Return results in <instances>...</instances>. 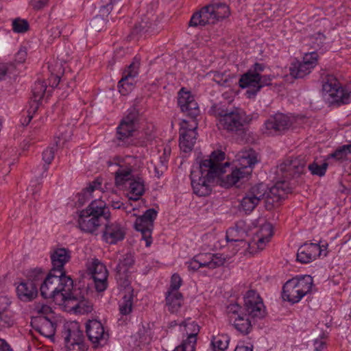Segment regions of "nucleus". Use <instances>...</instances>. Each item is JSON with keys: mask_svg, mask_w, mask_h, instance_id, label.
I'll return each mask as SVG.
<instances>
[{"mask_svg": "<svg viewBox=\"0 0 351 351\" xmlns=\"http://www.w3.org/2000/svg\"><path fill=\"white\" fill-rule=\"evenodd\" d=\"M178 104L182 112L192 119V123L189 127L182 128L180 132V147L187 153L193 149L195 143L197 128L196 118L199 114V109L194 97L190 92L184 91V88H182L178 93Z\"/></svg>", "mask_w": 351, "mask_h": 351, "instance_id": "obj_1", "label": "nucleus"}, {"mask_svg": "<svg viewBox=\"0 0 351 351\" xmlns=\"http://www.w3.org/2000/svg\"><path fill=\"white\" fill-rule=\"evenodd\" d=\"M213 110L223 130L238 136L246 134L252 117L243 109L235 107L229 109L225 106L215 105Z\"/></svg>", "mask_w": 351, "mask_h": 351, "instance_id": "obj_2", "label": "nucleus"}, {"mask_svg": "<svg viewBox=\"0 0 351 351\" xmlns=\"http://www.w3.org/2000/svg\"><path fill=\"white\" fill-rule=\"evenodd\" d=\"M110 218V213L105 202L101 199L93 200L86 209L80 211L77 220L79 228L84 232L97 234L101 226L102 219Z\"/></svg>", "mask_w": 351, "mask_h": 351, "instance_id": "obj_3", "label": "nucleus"}, {"mask_svg": "<svg viewBox=\"0 0 351 351\" xmlns=\"http://www.w3.org/2000/svg\"><path fill=\"white\" fill-rule=\"evenodd\" d=\"M140 121L138 109L135 105L130 108L127 114L121 120L117 128L116 142L119 146L128 147L131 145L143 147L145 141H136L133 138Z\"/></svg>", "mask_w": 351, "mask_h": 351, "instance_id": "obj_4", "label": "nucleus"}, {"mask_svg": "<svg viewBox=\"0 0 351 351\" xmlns=\"http://www.w3.org/2000/svg\"><path fill=\"white\" fill-rule=\"evenodd\" d=\"M210 160H202L198 173L192 172L191 175V186L193 193L199 197H206L212 192L215 180L220 176L218 171L212 166Z\"/></svg>", "mask_w": 351, "mask_h": 351, "instance_id": "obj_5", "label": "nucleus"}, {"mask_svg": "<svg viewBox=\"0 0 351 351\" xmlns=\"http://www.w3.org/2000/svg\"><path fill=\"white\" fill-rule=\"evenodd\" d=\"M56 272L50 271L40 285V295L43 298H58L62 300V293L68 290L72 284V278L66 275H58Z\"/></svg>", "mask_w": 351, "mask_h": 351, "instance_id": "obj_6", "label": "nucleus"}, {"mask_svg": "<svg viewBox=\"0 0 351 351\" xmlns=\"http://www.w3.org/2000/svg\"><path fill=\"white\" fill-rule=\"evenodd\" d=\"M313 287V278L306 275L300 278H293L283 285L282 298L291 304L298 303L311 292Z\"/></svg>", "mask_w": 351, "mask_h": 351, "instance_id": "obj_7", "label": "nucleus"}, {"mask_svg": "<svg viewBox=\"0 0 351 351\" xmlns=\"http://www.w3.org/2000/svg\"><path fill=\"white\" fill-rule=\"evenodd\" d=\"M322 91L330 104H348L351 101V90H345L332 75H327L323 80Z\"/></svg>", "mask_w": 351, "mask_h": 351, "instance_id": "obj_8", "label": "nucleus"}, {"mask_svg": "<svg viewBox=\"0 0 351 351\" xmlns=\"http://www.w3.org/2000/svg\"><path fill=\"white\" fill-rule=\"evenodd\" d=\"M62 333L66 346L69 350H75V346H77L79 351H86L88 349V346L84 342L85 337L83 330L80 329L77 322L64 324Z\"/></svg>", "mask_w": 351, "mask_h": 351, "instance_id": "obj_9", "label": "nucleus"}, {"mask_svg": "<svg viewBox=\"0 0 351 351\" xmlns=\"http://www.w3.org/2000/svg\"><path fill=\"white\" fill-rule=\"evenodd\" d=\"M289 193H291V188L285 180L276 182L271 188L266 185V191L263 199L265 208L268 210L273 209Z\"/></svg>", "mask_w": 351, "mask_h": 351, "instance_id": "obj_10", "label": "nucleus"}, {"mask_svg": "<svg viewBox=\"0 0 351 351\" xmlns=\"http://www.w3.org/2000/svg\"><path fill=\"white\" fill-rule=\"evenodd\" d=\"M317 52L306 53L302 62L295 60L291 62L289 67L290 75L294 78H303L317 65Z\"/></svg>", "mask_w": 351, "mask_h": 351, "instance_id": "obj_11", "label": "nucleus"}, {"mask_svg": "<svg viewBox=\"0 0 351 351\" xmlns=\"http://www.w3.org/2000/svg\"><path fill=\"white\" fill-rule=\"evenodd\" d=\"M291 125L292 121L289 116L276 113L265 121L263 132L268 136L278 135L287 130Z\"/></svg>", "mask_w": 351, "mask_h": 351, "instance_id": "obj_12", "label": "nucleus"}, {"mask_svg": "<svg viewBox=\"0 0 351 351\" xmlns=\"http://www.w3.org/2000/svg\"><path fill=\"white\" fill-rule=\"evenodd\" d=\"M86 333L94 348L104 346L109 339V334L100 321L89 319L86 322Z\"/></svg>", "mask_w": 351, "mask_h": 351, "instance_id": "obj_13", "label": "nucleus"}, {"mask_svg": "<svg viewBox=\"0 0 351 351\" xmlns=\"http://www.w3.org/2000/svg\"><path fill=\"white\" fill-rule=\"evenodd\" d=\"M266 191V184H257L252 186L243 197L240 202V208L246 213H250L263 200Z\"/></svg>", "mask_w": 351, "mask_h": 351, "instance_id": "obj_14", "label": "nucleus"}, {"mask_svg": "<svg viewBox=\"0 0 351 351\" xmlns=\"http://www.w3.org/2000/svg\"><path fill=\"white\" fill-rule=\"evenodd\" d=\"M244 311L247 316L261 319L265 315V308L260 295L250 290L244 297Z\"/></svg>", "mask_w": 351, "mask_h": 351, "instance_id": "obj_15", "label": "nucleus"}, {"mask_svg": "<svg viewBox=\"0 0 351 351\" xmlns=\"http://www.w3.org/2000/svg\"><path fill=\"white\" fill-rule=\"evenodd\" d=\"M102 239L110 245H115L123 241L126 234V229L123 225L117 221H110V219L106 220Z\"/></svg>", "mask_w": 351, "mask_h": 351, "instance_id": "obj_16", "label": "nucleus"}, {"mask_svg": "<svg viewBox=\"0 0 351 351\" xmlns=\"http://www.w3.org/2000/svg\"><path fill=\"white\" fill-rule=\"evenodd\" d=\"M140 61L134 58L132 63L124 71L122 78L118 83L119 93L123 95H128L133 88L134 77L138 74Z\"/></svg>", "mask_w": 351, "mask_h": 351, "instance_id": "obj_17", "label": "nucleus"}, {"mask_svg": "<svg viewBox=\"0 0 351 351\" xmlns=\"http://www.w3.org/2000/svg\"><path fill=\"white\" fill-rule=\"evenodd\" d=\"M306 164L304 157L289 158L279 165L278 169L286 178L290 179L301 175L304 171Z\"/></svg>", "mask_w": 351, "mask_h": 351, "instance_id": "obj_18", "label": "nucleus"}, {"mask_svg": "<svg viewBox=\"0 0 351 351\" xmlns=\"http://www.w3.org/2000/svg\"><path fill=\"white\" fill-rule=\"evenodd\" d=\"M216 23L215 10L211 4H208L192 15L189 25L197 27L198 26L204 27L209 24H215Z\"/></svg>", "mask_w": 351, "mask_h": 351, "instance_id": "obj_19", "label": "nucleus"}, {"mask_svg": "<svg viewBox=\"0 0 351 351\" xmlns=\"http://www.w3.org/2000/svg\"><path fill=\"white\" fill-rule=\"evenodd\" d=\"M70 251L66 248H57L51 254L52 268L50 271L58 275H66L64 270V265L70 260Z\"/></svg>", "mask_w": 351, "mask_h": 351, "instance_id": "obj_20", "label": "nucleus"}, {"mask_svg": "<svg viewBox=\"0 0 351 351\" xmlns=\"http://www.w3.org/2000/svg\"><path fill=\"white\" fill-rule=\"evenodd\" d=\"M322 254V247L319 244L310 243L301 245L297 253V261L302 263H308Z\"/></svg>", "mask_w": 351, "mask_h": 351, "instance_id": "obj_21", "label": "nucleus"}, {"mask_svg": "<svg viewBox=\"0 0 351 351\" xmlns=\"http://www.w3.org/2000/svg\"><path fill=\"white\" fill-rule=\"evenodd\" d=\"M35 330L47 338H52L56 333V323L47 317L40 316L32 323Z\"/></svg>", "mask_w": 351, "mask_h": 351, "instance_id": "obj_22", "label": "nucleus"}, {"mask_svg": "<svg viewBox=\"0 0 351 351\" xmlns=\"http://www.w3.org/2000/svg\"><path fill=\"white\" fill-rule=\"evenodd\" d=\"M18 298L23 302H29L34 300L38 295V289L30 281H22L16 288Z\"/></svg>", "mask_w": 351, "mask_h": 351, "instance_id": "obj_23", "label": "nucleus"}, {"mask_svg": "<svg viewBox=\"0 0 351 351\" xmlns=\"http://www.w3.org/2000/svg\"><path fill=\"white\" fill-rule=\"evenodd\" d=\"M265 65L263 63L256 62L244 74H243L239 81V85L241 88H245L250 86V82H256L259 79L261 73L264 71Z\"/></svg>", "mask_w": 351, "mask_h": 351, "instance_id": "obj_24", "label": "nucleus"}, {"mask_svg": "<svg viewBox=\"0 0 351 351\" xmlns=\"http://www.w3.org/2000/svg\"><path fill=\"white\" fill-rule=\"evenodd\" d=\"M134 229L140 232L142 234V239L145 241L146 247H149L152 243V234L154 229V224L150 226L148 221L139 216L136 218L134 225Z\"/></svg>", "mask_w": 351, "mask_h": 351, "instance_id": "obj_25", "label": "nucleus"}, {"mask_svg": "<svg viewBox=\"0 0 351 351\" xmlns=\"http://www.w3.org/2000/svg\"><path fill=\"white\" fill-rule=\"evenodd\" d=\"M274 79V75H261L259 79L256 80V82H250V86L246 91V95L248 98L254 97L256 94L264 86L271 85V81Z\"/></svg>", "mask_w": 351, "mask_h": 351, "instance_id": "obj_26", "label": "nucleus"}, {"mask_svg": "<svg viewBox=\"0 0 351 351\" xmlns=\"http://www.w3.org/2000/svg\"><path fill=\"white\" fill-rule=\"evenodd\" d=\"M238 161L241 166L239 169L245 171V169H252L258 162L257 153L252 149L245 150L239 156Z\"/></svg>", "mask_w": 351, "mask_h": 351, "instance_id": "obj_27", "label": "nucleus"}, {"mask_svg": "<svg viewBox=\"0 0 351 351\" xmlns=\"http://www.w3.org/2000/svg\"><path fill=\"white\" fill-rule=\"evenodd\" d=\"M183 295L179 291L172 292L167 291L166 293V305L170 313H177L183 303Z\"/></svg>", "mask_w": 351, "mask_h": 351, "instance_id": "obj_28", "label": "nucleus"}, {"mask_svg": "<svg viewBox=\"0 0 351 351\" xmlns=\"http://www.w3.org/2000/svg\"><path fill=\"white\" fill-rule=\"evenodd\" d=\"M252 170H247V171H241L240 169H236L232 171L230 174L227 175L224 178H218L221 180L220 185L225 188H229L234 184H236L240 179L245 177V174L250 175Z\"/></svg>", "mask_w": 351, "mask_h": 351, "instance_id": "obj_29", "label": "nucleus"}, {"mask_svg": "<svg viewBox=\"0 0 351 351\" xmlns=\"http://www.w3.org/2000/svg\"><path fill=\"white\" fill-rule=\"evenodd\" d=\"M118 167L117 170L114 172V182L117 186H123L126 182L133 180L132 168L130 165Z\"/></svg>", "mask_w": 351, "mask_h": 351, "instance_id": "obj_30", "label": "nucleus"}, {"mask_svg": "<svg viewBox=\"0 0 351 351\" xmlns=\"http://www.w3.org/2000/svg\"><path fill=\"white\" fill-rule=\"evenodd\" d=\"M231 324L237 331L243 335L249 334L252 328L251 321L246 314L244 315H238L237 317L232 319Z\"/></svg>", "mask_w": 351, "mask_h": 351, "instance_id": "obj_31", "label": "nucleus"}, {"mask_svg": "<svg viewBox=\"0 0 351 351\" xmlns=\"http://www.w3.org/2000/svg\"><path fill=\"white\" fill-rule=\"evenodd\" d=\"M131 196L129 197L130 200L137 201L145 193L144 181L141 178L138 177L136 179L131 180L129 186Z\"/></svg>", "mask_w": 351, "mask_h": 351, "instance_id": "obj_32", "label": "nucleus"}, {"mask_svg": "<svg viewBox=\"0 0 351 351\" xmlns=\"http://www.w3.org/2000/svg\"><path fill=\"white\" fill-rule=\"evenodd\" d=\"M123 0H101V5L100 7V13L104 16H108L112 10L119 13L122 6Z\"/></svg>", "mask_w": 351, "mask_h": 351, "instance_id": "obj_33", "label": "nucleus"}, {"mask_svg": "<svg viewBox=\"0 0 351 351\" xmlns=\"http://www.w3.org/2000/svg\"><path fill=\"white\" fill-rule=\"evenodd\" d=\"M84 297V294L82 293L80 289H73V281L72 280L71 287L62 293L61 302H67L69 304L70 302L75 301L78 303Z\"/></svg>", "mask_w": 351, "mask_h": 351, "instance_id": "obj_34", "label": "nucleus"}, {"mask_svg": "<svg viewBox=\"0 0 351 351\" xmlns=\"http://www.w3.org/2000/svg\"><path fill=\"white\" fill-rule=\"evenodd\" d=\"M225 159V153L221 150H217L212 152L210 154V158L205 159L204 160H210L212 162V166L215 168L216 171L219 172L217 173V175L219 176H223L225 173V167L221 165V162H222Z\"/></svg>", "mask_w": 351, "mask_h": 351, "instance_id": "obj_35", "label": "nucleus"}, {"mask_svg": "<svg viewBox=\"0 0 351 351\" xmlns=\"http://www.w3.org/2000/svg\"><path fill=\"white\" fill-rule=\"evenodd\" d=\"M134 263V256L131 253H127L119 259V262L116 267V272L123 274L128 273Z\"/></svg>", "mask_w": 351, "mask_h": 351, "instance_id": "obj_36", "label": "nucleus"}, {"mask_svg": "<svg viewBox=\"0 0 351 351\" xmlns=\"http://www.w3.org/2000/svg\"><path fill=\"white\" fill-rule=\"evenodd\" d=\"M88 270L91 274L93 278H95V277H108V271L106 266L97 259L93 261L91 265L88 268Z\"/></svg>", "mask_w": 351, "mask_h": 351, "instance_id": "obj_37", "label": "nucleus"}, {"mask_svg": "<svg viewBox=\"0 0 351 351\" xmlns=\"http://www.w3.org/2000/svg\"><path fill=\"white\" fill-rule=\"evenodd\" d=\"M210 4L215 10L217 23L229 16L230 8L226 3L215 2Z\"/></svg>", "mask_w": 351, "mask_h": 351, "instance_id": "obj_38", "label": "nucleus"}, {"mask_svg": "<svg viewBox=\"0 0 351 351\" xmlns=\"http://www.w3.org/2000/svg\"><path fill=\"white\" fill-rule=\"evenodd\" d=\"M45 274L40 268H35L28 271L26 281H30L36 285V288L40 286L45 280Z\"/></svg>", "mask_w": 351, "mask_h": 351, "instance_id": "obj_39", "label": "nucleus"}, {"mask_svg": "<svg viewBox=\"0 0 351 351\" xmlns=\"http://www.w3.org/2000/svg\"><path fill=\"white\" fill-rule=\"evenodd\" d=\"M150 27V23L147 20L142 19L140 23L136 24L133 27L130 37L135 38L136 37L147 33Z\"/></svg>", "mask_w": 351, "mask_h": 351, "instance_id": "obj_40", "label": "nucleus"}, {"mask_svg": "<svg viewBox=\"0 0 351 351\" xmlns=\"http://www.w3.org/2000/svg\"><path fill=\"white\" fill-rule=\"evenodd\" d=\"M150 27V23L147 20L142 19L140 23L136 24L133 27L130 37L135 38L136 37L147 33Z\"/></svg>", "mask_w": 351, "mask_h": 351, "instance_id": "obj_41", "label": "nucleus"}, {"mask_svg": "<svg viewBox=\"0 0 351 351\" xmlns=\"http://www.w3.org/2000/svg\"><path fill=\"white\" fill-rule=\"evenodd\" d=\"M228 343V337L223 335L214 337L211 341L214 351H224L227 349Z\"/></svg>", "mask_w": 351, "mask_h": 351, "instance_id": "obj_42", "label": "nucleus"}, {"mask_svg": "<svg viewBox=\"0 0 351 351\" xmlns=\"http://www.w3.org/2000/svg\"><path fill=\"white\" fill-rule=\"evenodd\" d=\"M226 262V258L221 254H208V261H206L207 267L215 269L223 266Z\"/></svg>", "mask_w": 351, "mask_h": 351, "instance_id": "obj_43", "label": "nucleus"}, {"mask_svg": "<svg viewBox=\"0 0 351 351\" xmlns=\"http://www.w3.org/2000/svg\"><path fill=\"white\" fill-rule=\"evenodd\" d=\"M133 303V295L129 293L123 297V301L119 304L120 313L122 315H128L132 312Z\"/></svg>", "mask_w": 351, "mask_h": 351, "instance_id": "obj_44", "label": "nucleus"}, {"mask_svg": "<svg viewBox=\"0 0 351 351\" xmlns=\"http://www.w3.org/2000/svg\"><path fill=\"white\" fill-rule=\"evenodd\" d=\"M331 156L337 160L351 159V144L343 145L339 149H337L331 154Z\"/></svg>", "mask_w": 351, "mask_h": 351, "instance_id": "obj_45", "label": "nucleus"}, {"mask_svg": "<svg viewBox=\"0 0 351 351\" xmlns=\"http://www.w3.org/2000/svg\"><path fill=\"white\" fill-rule=\"evenodd\" d=\"M14 324V313L10 311H5L0 313V327L10 328Z\"/></svg>", "mask_w": 351, "mask_h": 351, "instance_id": "obj_46", "label": "nucleus"}, {"mask_svg": "<svg viewBox=\"0 0 351 351\" xmlns=\"http://www.w3.org/2000/svg\"><path fill=\"white\" fill-rule=\"evenodd\" d=\"M239 230L237 228H230L226 232V240L228 242H239L241 243L247 244L250 246V243L246 242L239 235Z\"/></svg>", "mask_w": 351, "mask_h": 351, "instance_id": "obj_47", "label": "nucleus"}, {"mask_svg": "<svg viewBox=\"0 0 351 351\" xmlns=\"http://www.w3.org/2000/svg\"><path fill=\"white\" fill-rule=\"evenodd\" d=\"M47 89V84L45 82L38 81L34 84L32 89L33 99L42 100Z\"/></svg>", "mask_w": 351, "mask_h": 351, "instance_id": "obj_48", "label": "nucleus"}, {"mask_svg": "<svg viewBox=\"0 0 351 351\" xmlns=\"http://www.w3.org/2000/svg\"><path fill=\"white\" fill-rule=\"evenodd\" d=\"M29 28V23L25 19L16 18L12 21V29L16 33H25Z\"/></svg>", "mask_w": 351, "mask_h": 351, "instance_id": "obj_49", "label": "nucleus"}, {"mask_svg": "<svg viewBox=\"0 0 351 351\" xmlns=\"http://www.w3.org/2000/svg\"><path fill=\"white\" fill-rule=\"evenodd\" d=\"M327 167L328 164L326 162H324L321 165H319L316 162H313L308 165V169L313 175L322 177L325 175Z\"/></svg>", "mask_w": 351, "mask_h": 351, "instance_id": "obj_50", "label": "nucleus"}, {"mask_svg": "<svg viewBox=\"0 0 351 351\" xmlns=\"http://www.w3.org/2000/svg\"><path fill=\"white\" fill-rule=\"evenodd\" d=\"M197 341V338H190V335H188L186 339L184 340L182 343L176 348V350L181 351H195V345Z\"/></svg>", "mask_w": 351, "mask_h": 351, "instance_id": "obj_51", "label": "nucleus"}, {"mask_svg": "<svg viewBox=\"0 0 351 351\" xmlns=\"http://www.w3.org/2000/svg\"><path fill=\"white\" fill-rule=\"evenodd\" d=\"M181 326L186 328V332L190 335V338L196 337L199 332V326L195 322L186 323L185 321L182 322Z\"/></svg>", "mask_w": 351, "mask_h": 351, "instance_id": "obj_52", "label": "nucleus"}, {"mask_svg": "<svg viewBox=\"0 0 351 351\" xmlns=\"http://www.w3.org/2000/svg\"><path fill=\"white\" fill-rule=\"evenodd\" d=\"M55 151L53 147H47L43 152V160L45 162V165L43 166L45 171H47L48 165L51 162L54 158Z\"/></svg>", "mask_w": 351, "mask_h": 351, "instance_id": "obj_53", "label": "nucleus"}, {"mask_svg": "<svg viewBox=\"0 0 351 351\" xmlns=\"http://www.w3.org/2000/svg\"><path fill=\"white\" fill-rule=\"evenodd\" d=\"M202 256H195L191 261L188 263L189 270L197 271L200 267H206V261L202 262Z\"/></svg>", "mask_w": 351, "mask_h": 351, "instance_id": "obj_54", "label": "nucleus"}, {"mask_svg": "<svg viewBox=\"0 0 351 351\" xmlns=\"http://www.w3.org/2000/svg\"><path fill=\"white\" fill-rule=\"evenodd\" d=\"M90 25L93 30L101 32L105 27L106 21L103 17L96 16L91 20Z\"/></svg>", "mask_w": 351, "mask_h": 351, "instance_id": "obj_55", "label": "nucleus"}, {"mask_svg": "<svg viewBox=\"0 0 351 351\" xmlns=\"http://www.w3.org/2000/svg\"><path fill=\"white\" fill-rule=\"evenodd\" d=\"M213 81L220 86H227L230 81L229 75L224 73L215 71L213 73Z\"/></svg>", "mask_w": 351, "mask_h": 351, "instance_id": "obj_56", "label": "nucleus"}, {"mask_svg": "<svg viewBox=\"0 0 351 351\" xmlns=\"http://www.w3.org/2000/svg\"><path fill=\"white\" fill-rule=\"evenodd\" d=\"M73 307L75 309H79V311L82 313H89L93 310V305L91 302L87 300L85 297Z\"/></svg>", "mask_w": 351, "mask_h": 351, "instance_id": "obj_57", "label": "nucleus"}, {"mask_svg": "<svg viewBox=\"0 0 351 351\" xmlns=\"http://www.w3.org/2000/svg\"><path fill=\"white\" fill-rule=\"evenodd\" d=\"M182 282V278L178 274H173L171 279L170 287L168 291H172V292L178 291V289L180 287Z\"/></svg>", "mask_w": 351, "mask_h": 351, "instance_id": "obj_58", "label": "nucleus"}, {"mask_svg": "<svg viewBox=\"0 0 351 351\" xmlns=\"http://www.w3.org/2000/svg\"><path fill=\"white\" fill-rule=\"evenodd\" d=\"M241 309V306L238 304H230L227 307V312L228 315L229 322L232 323V319L237 317L239 314V311Z\"/></svg>", "mask_w": 351, "mask_h": 351, "instance_id": "obj_59", "label": "nucleus"}, {"mask_svg": "<svg viewBox=\"0 0 351 351\" xmlns=\"http://www.w3.org/2000/svg\"><path fill=\"white\" fill-rule=\"evenodd\" d=\"M40 101L41 100L31 98V100L29 101V108L27 110V117L29 118V122H30V121L33 118L34 114H35L39 108Z\"/></svg>", "mask_w": 351, "mask_h": 351, "instance_id": "obj_60", "label": "nucleus"}, {"mask_svg": "<svg viewBox=\"0 0 351 351\" xmlns=\"http://www.w3.org/2000/svg\"><path fill=\"white\" fill-rule=\"evenodd\" d=\"M158 215V212L154 208L147 209L143 215H141L143 218L148 221V223L152 226L154 223V221Z\"/></svg>", "mask_w": 351, "mask_h": 351, "instance_id": "obj_61", "label": "nucleus"}, {"mask_svg": "<svg viewBox=\"0 0 351 351\" xmlns=\"http://www.w3.org/2000/svg\"><path fill=\"white\" fill-rule=\"evenodd\" d=\"M91 193L88 190L84 189L82 191L77 194L78 199L77 204L78 206H83L91 197Z\"/></svg>", "mask_w": 351, "mask_h": 351, "instance_id": "obj_62", "label": "nucleus"}, {"mask_svg": "<svg viewBox=\"0 0 351 351\" xmlns=\"http://www.w3.org/2000/svg\"><path fill=\"white\" fill-rule=\"evenodd\" d=\"M107 278L108 277L93 278L95 287L98 292H102L107 288Z\"/></svg>", "mask_w": 351, "mask_h": 351, "instance_id": "obj_63", "label": "nucleus"}, {"mask_svg": "<svg viewBox=\"0 0 351 351\" xmlns=\"http://www.w3.org/2000/svg\"><path fill=\"white\" fill-rule=\"evenodd\" d=\"M115 277L117 280V282L121 287L126 288L130 285V281L128 280V273L120 274V273L116 272Z\"/></svg>", "mask_w": 351, "mask_h": 351, "instance_id": "obj_64", "label": "nucleus"}]
</instances>
